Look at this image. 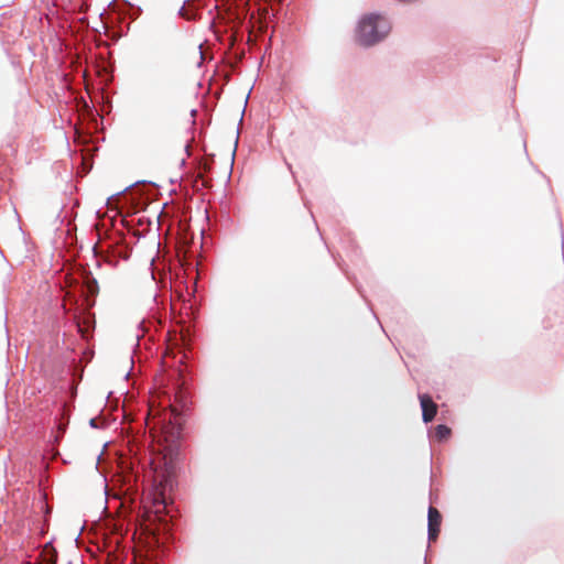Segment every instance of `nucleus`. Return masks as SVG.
<instances>
[{"instance_id": "0eeeda50", "label": "nucleus", "mask_w": 564, "mask_h": 564, "mask_svg": "<svg viewBox=\"0 0 564 564\" xmlns=\"http://www.w3.org/2000/svg\"><path fill=\"white\" fill-rule=\"evenodd\" d=\"M50 564H56V554L51 555Z\"/></svg>"}, {"instance_id": "20e7f679", "label": "nucleus", "mask_w": 564, "mask_h": 564, "mask_svg": "<svg viewBox=\"0 0 564 564\" xmlns=\"http://www.w3.org/2000/svg\"><path fill=\"white\" fill-rule=\"evenodd\" d=\"M442 523V516L440 511L434 508H429V539L435 541L438 536Z\"/></svg>"}, {"instance_id": "f257e3e1", "label": "nucleus", "mask_w": 564, "mask_h": 564, "mask_svg": "<svg viewBox=\"0 0 564 564\" xmlns=\"http://www.w3.org/2000/svg\"><path fill=\"white\" fill-rule=\"evenodd\" d=\"M170 408V411L164 413L162 419L159 443L163 446L164 458L169 457L172 462L173 457L177 454L178 442L182 436V425L178 421L177 409L172 405Z\"/></svg>"}, {"instance_id": "39448f33", "label": "nucleus", "mask_w": 564, "mask_h": 564, "mask_svg": "<svg viewBox=\"0 0 564 564\" xmlns=\"http://www.w3.org/2000/svg\"><path fill=\"white\" fill-rule=\"evenodd\" d=\"M451 432L448 426L440 424L435 427V437L437 441L443 442L449 437Z\"/></svg>"}, {"instance_id": "7ed1b4c3", "label": "nucleus", "mask_w": 564, "mask_h": 564, "mask_svg": "<svg viewBox=\"0 0 564 564\" xmlns=\"http://www.w3.org/2000/svg\"><path fill=\"white\" fill-rule=\"evenodd\" d=\"M419 400L422 408V419L425 423L434 420L437 413V404L429 394H420Z\"/></svg>"}, {"instance_id": "f03ea898", "label": "nucleus", "mask_w": 564, "mask_h": 564, "mask_svg": "<svg viewBox=\"0 0 564 564\" xmlns=\"http://www.w3.org/2000/svg\"><path fill=\"white\" fill-rule=\"evenodd\" d=\"M390 31L388 21L379 14L365 15L357 30V42L362 46H371L381 41Z\"/></svg>"}, {"instance_id": "423d86ee", "label": "nucleus", "mask_w": 564, "mask_h": 564, "mask_svg": "<svg viewBox=\"0 0 564 564\" xmlns=\"http://www.w3.org/2000/svg\"><path fill=\"white\" fill-rule=\"evenodd\" d=\"M77 327H78V330L82 333V335L84 337H86L88 335L89 328H90V318L87 316L83 321L78 319Z\"/></svg>"}]
</instances>
